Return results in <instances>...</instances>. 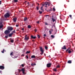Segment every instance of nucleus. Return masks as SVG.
<instances>
[{"instance_id": "e433bc0d", "label": "nucleus", "mask_w": 75, "mask_h": 75, "mask_svg": "<svg viewBox=\"0 0 75 75\" xmlns=\"http://www.w3.org/2000/svg\"><path fill=\"white\" fill-rule=\"evenodd\" d=\"M3 22H1V21H0V24L1 25H2V23Z\"/></svg>"}, {"instance_id": "e2e57ef3", "label": "nucleus", "mask_w": 75, "mask_h": 75, "mask_svg": "<svg viewBox=\"0 0 75 75\" xmlns=\"http://www.w3.org/2000/svg\"><path fill=\"white\" fill-rule=\"evenodd\" d=\"M47 9H45V10H46L47 11V10H47Z\"/></svg>"}, {"instance_id": "6ab92c4d", "label": "nucleus", "mask_w": 75, "mask_h": 75, "mask_svg": "<svg viewBox=\"0 0 75 75\" xmlns=\"http://www.w3.org/2000/svg\"><path fill=\"white\" fill-rule=\"evenodd\" d=\"M53 71L54 72H56L57 70V69H53Z\"/></svg>"}, {"instance_id": "de8ad7c7", "label": "nucleus", "mask_w": 75, "mask_h": 75, "mask_svg": "<svg viewBox=\"0 0 75 75\" xmlns=\"http://www.w3.org/2000/svg\"><path fill=\"white\" fill-rule=\"evenodd\" d=\"M15 30L13 31V33H15Z\"/></svg>"}, {"instance_id": "1a4fd4ad", "label": "nucleus", "mask_w": 75, "mask_h": 75, "mask_svg": "<svg viewBox=\"0 0 75 75\" xmlns=\"http://www.w3.org/2000/svg\"><path fill=\"white\" fill-rule=\"evenodd\" d=\"M0 69H1L2 70H3V69H4V67L3 66H0Z\"/></svg>"}, {"instance_id": "09e8293b", "label": "nucleus", "mask_w": 75, "mask_h": 75, "mask_svg": "<svg viewBox=\"0 0 75 75\" xmlns=\"http://www.w3.org/2000/svg\"><path fill=\"white\" fill-rule=\"evenodd\" d=\"M37 24H39V23H40V22H39V21H37Z\"/></svg>"}, {"instance_id": "ea45409f", "label": "nucleus", "mask_w": 75, "mask_h": 75, "mask_svg": "<svg viewBox=\"0 0 75 75\" xmlns=\"http://www.w3.org/2000/svg\"><path fill=\"white\" fill-rule=\"evenodd\" d=\"M21 66L22 67H24V64H21Z\"/></svg>"}, {"instance_id": "f3484780", "label": "nucleus", "mask_w": 75, "mask_h": 75, "mask_svg": "<svg viewBox=\"0 0 75 75\" xmlns=\"http://www.w3.org/2000/svg\"><path fill=\"white\" fill-rule=\"evenodd\" d=\"M32 58H35V56L34 55H32L31 57Z\"/></svg>"}, {"instance_id": "dca6fc26", "label": "nucleus", "mask_w": 75, "mask_h": 75, "mask_svg": "<svg viewBox=\"0 0 75 75\" xmlns=\"http://www.w3.org/2000/svg\"><path fill=\"white\" fill-rule=\"evenodd\" d=\"M52 10H53L51 8L50 9H49L48 10H47V12H48V11H52Z\"/></svg>"}, {"instance_id": "680f3d73", "label": "nucleus", "mask_w": 75, "mask_h": 75, "mask_svg": "<svg viewBox=\"0 0 75 75\" xmlns=\"http://www.w3.org/2000/svg\"><path fill=\"white\" fill-rule=\"evenodd\" d=\"M22 56H24V54H22Z\"/></svg>"}, {"instance_id": "4be33fe9", "label": "nucleus", "mask_w": 75, "mask_h": 75, "mask_svg": "<svg viewBox=\"0 0 75 75\" xmlns=\"http://www.w3.org/2000/svg\"><path fill=\"white\" fill-rule=\"evenodd\" d=\"M27 18L26 17L24 19V21H27Z\"/></svg>"}, {"instance_id": "c9c22d12", "label": "nucleus", "mask_w": 75, "mask_h": 75, "mask_svg": "<svg viewBox=\"0 0 75 75\" xmlns=\"http://www.w3.org/2000/svg\"><path fill=\"white\" fill-rule=\"evenodd\" d=\"M37 36L38 38H40V36L39 35H38Z\"/></svg>"}, {"instance_id": "412c9836", "label": "nucleus", "mask_w": 75, "mask_h": 75, "mask_svg": "<svg viewBox=\"0 0 75 75\" xmlns=\"http://www.w3.org/2000/svg\"><path fill=\"white\" fill-rule=\"evenodd\" d=\"M28 28H31V26L30 25H28Z\"/></svg>"}, {"instance_id": "473e14b6", "label": "nucleus", "mask_w": 75, "mask_h": 75, "mask_svg": "<svg viewBox=\"0 0 75 75\" xmlns=\"http://www.w3.org/2000/svg\"><path fill=\"white\" fill-rule=\"evenodd\" d=\"M36 8H37V9L38 10L39 9V7L38 6H37L36 7Z\"/></svg>"}, {"instance_id": "37998d69", "label": "nucleus", "mask_w": 75, "mask_h": 75, "mask_svg": "<svg viewBox=\"0 0 75 75\" xmlns=\"http://www.w3.org/2000/svg\"><path fill=\"white\" fill-rule=\"evenodd\" d=\"M34 31L35 32H37V29H35L34 30Z\"/></svg>"}, {"instance_id": "49530a36", "label": "nucleus", "mask_w": 75, "mask_h": 75, "mask_svg": "<svg viewBox=\"0 0 75 75\" xmlns=\"http://www.w3.org/2000/svg\"><path fill=\"white\" fill-rule=\"evenodd\" d=\"M45 25H48V23H47V22H46L45 23Z\"/></svg>"}, {"instance_id": "9d476101", "label": "nucleus", "mask_w": 75, "mask_h": 75, "mask_svg": "<svg viewBox=\"0 0 75 75\" xmlns=\"http://www.w3.org/2000/svg\"><path fill=\"white\" fill-rule=\"evenodd\" d=\"M30 39L33 38V39H35L36 38V36H33V35L31 36Z\"/></svg>"}, {"instance_id": "f704fd0d", "label": "nucleus", "mask_w": 75, "mask_h": 75, "mask_svg": "<svg viewBox=\"0 0 75 75\" xmlns=\"http://www.w3.org/2000/svg\"><path fill=\"white\" fill-rule=\"evenodd\" d=\"M51 37L52 38H54V37H54V35H51Z\"/></svg>"}, {"instance_id": "0eeeda50", "label": "nucleus", "mask_w": 75, "mask_h": 75, "mask_svg": "<svg viewBox=\"0 0 75 75\" xmlns=\"http://www.w3.org/2000/svg\"><path fill=\"white\" fill-rule=\"evenodd\" d=\"M13 28L11 27H9L8 28V30L9 31H11L12 30H13Z\"/></svg>"}, {"instance_id": "603ef678", "label": "nucleus", "mask_w": 75, "mask_h": 75, "mask_svg": "<svg viewBox=\"0 0 75 75\" xmlns=\"http://www.w3.org/2000/svg\"><path fill=\"white\" fill-rule=\"evenodd\" d=\"M32 41H33V42H34V41H35V40H32Z\"/></svg>"}, {"instance_id": "052dcab7", "label": "nucleus", "mask_w": 75, "mask_h": 75, "mask_svg": "<svg viewBox=\"0 0 75 75\" xmlns=\"http://www.w3.org/2000/svg\"><path fill=\"white\" fill-rule=\"evenodd\" d=\"M1 71H0V73H1Z\"/></svg>"}, {"instance_id": "f03ea898", "label": "nucleus", "mask_w": 75, "mask_h": 75, "mask_svg": "<svg viewBox=\"0 0 75 75\" xmlns=\"http://www.w3.org/2000/svg\"><path fill=\"white\" fill-rule=\"evenodd\" d=\"M29 39L30 38L29 37V36H27V35H26L25 36L24 40H25V41H28V40H29Z\"/></svg>"}, {"instance_id": "cd10ccee", "label": "nucleus", "mask_w": 75, "mask_h": 75, "mask_svg": "<svg viewBox=\"0 0 75 75\" xmlns=\"http://www.w3.org/2000/svg\"><path fill=\"white\" fill-rule=\"evenodd\" d=\"M43 8V6H41V7L40 9H41V10H42H42H44L43 9V8Z\"/></svg>"}, {"instance_id": "c03bdc74", "label": "nucleus", "mask_w": 75, "mask_h": 75, "mask_svg": "<svg viewBox=\"0 0 75 75\" xmlns=\"http://www.w3.org/2000/svg\"><path fill=\"white\" fill-rule=\"evenodd\" d=\"M49 32H50V34H51V30H50L49 31Z\"/></svg>"}, {"instance_id": "79ce46f5", "label": "nucleus", "mask_w": 75, "mask_h": 75, "mask_svg": "<svg viewBox=\"0 0 75 75\" xmlns=\"http://www.w3.org/2000/svg\"><path fill=\"white\" fill-rule=\"evenodd\" d=\"M69 16L70 18H71L72 17V15H69Z\"/></svg>"}, {"instance_id": "2f4dec72", "label": "nucleus", "mask_w": 75, "mask_h": 75, "mask_svg": "<svg viewBox=\"0 0 75 75\" xmlns=\"http://www.w3.org/2000/svg\"><path fill=\"white\" fill-rule=\"evenodd\" d=\"M25 57H26L27 59H28V55H26Z\"/></svg>"}, {"instance_id": "3c124183", "label": "nucleus", "mask_w": 75, "mask_h": 75, "mask_svg": "<svg viewBox=\"0 0 75 75\" xmlns=\"http://www.w3.org/2000/svg\"><path fill=\"white\" fill-rule=\"evenodd\" d=\"M18 25H16V27H18Z\"/></svg>"}, {"instance_id": "bb28decb", "label": "nucleus", "mask_w": 75, "mask_h": 75, "mask_svg": "<svg viewBox=\"0 0 75 75\" xmlns=\"http://www.w3.org/2000/svg\"><path fill=\"white\" fill-rule=\"evenodd\" d=\"M60 67V65H58L57 67H56V68H59Z\"/></svg>"}, {"instance_id": "ddd939ff", "label": "nucleus", "mask_w": 75, "mask_h": 75, "mask_svg": "<svg viewBox=\"0 0 75 75\" xmlns=\"http://www.w3.org/2000/svg\"><path fill=\"white\" fill-rule=\"evenodd\" d=\"M13 34V33H10L8 35V36L9 37H11V36H12V35Z\"/></svg>"}, {"instance_id": "39448f33", "label": "nucleus", "mask_w": 75, "mask_h": 75, "mask_svg": "<svg viewBox=\"0 0 75 75\" xmlns=\"http://www.w3.org/2000/svg\"><path fill=\"white\" fill-rule=\"evenodd\" d=\"M10 33V30H6L4 32V33L5 35H7V34H8Z\"/></svg>"}, {"instance_id": "8fccbe9b", "label": "nucleus", "mask_w": 75, "mask_h": 75, "mask_svg": "<svg viewBox=\"0 0 75 75\" xmlns=\"http://www.w3.org/2000/svg\"><path fill=\"white\" fill-rule=\"evenodd\" d=\"M22 30H24V28H22Z\"/></svg>"}, {"instance_id": "4d7b16f0", "label": "nucleus", "mask_w": 75, "mask_h": 75, "mask_svg": "<svg viewBox=\"0 0 75 75\" xmlns=\"http://www.w3.org/2000/svg\"><path fill=\"white\" fill-rule=\"evenodd\" d=\"M53 27H55V26L54 25L52 26V28Z\"/></svg>"}, {"instance_id": "f257e3e1", "label": "nucleus", "mask_w": 75, "mask_h": 75, "mask_svg": "<svg viewBox=\"0 0 75 75\" xmlns=\"http://www.w3.org/2000/svg\"><path fill=\"white\" fill-rule=\"evenodd\" d=\"M51 4V3L50 2H45V3H44L43 4H42V6H45V5H46L45 6V7H47V5H48V6H50V5Z\"/></svg>"}, {"instance_id": "69168bd1", "label": "nucleus", "mask_w": 75, "mask_h": 75, "mask_svg": "<svg viewBox=\"0 0 75 75\" xmlns=\"http://www.w3.org/2000/svg\"><path fill=\"white\" fill-rule=\"evenodd\" d=\"M39 5H40V4H38V5L39 6Z\"/></svg>"}, {"instance_id": "5701e85b", "label": "nucleus", "mask_w": 75, "mask_h": 75, "mask_svg": "<svg viewBox=\"0 0 75 75\" xmlns=\"http://www.w3.org/2000/svg\"><path fill=\"white\" fill-rule=\"evenodd\" d=\"M4 26L3 25H0V28H2Z\"/></svg>"}, {"instance_id": "7c9ffc66", "label": "nucleus", "mask_w": 75, "mask_h": 75, "mask_svg": "<svg viewBox=\"0 0 75 75\" xmlns=\"http://www.w3.org/2000/svg\"><path fill=\"white\" fill-rule=\"evenodd\" d=\"M14 1L15 2V3H16L17 2H18V0H14Z\"/></svg>"}, {"instance_id": "a211bd4d", "label": "nucleus", "mask_w": 75, "mask_h": 75, "mask_svg": "<svg viewBox=\"0 0 75 75\" xmlns=\"http://www.w3.org/2000/svg\"><path fill=\"white\" fill-rule=\"evenodd\" d=\"M32 66H34V65H36V64L35 63H32L31 64Z\"/></svg>"}, {"instance_id": "a19ab883", "label": "nucleus", "mask_w": 75, "mask_h": 75, "mask_svg": "<svg viewBox=\"0 0 75 75\" xmlns=\"http://www.w3.org/2000/svg\"><path fill=\"white\" fill-rule=\"evenodd\" d=\"M43 36L44 37H47V35H46V34H45L43 35Z\"/></svg>"}, {"instance_id": "c756f323", "label": "nucleus", "mask_w": 75, "mask_h": 75, "mask_svg": "<svg viewBox=\"0 0 75 75\" xmlns=\"http://www.w3.org/2000/svg\"><path fill=\"white\" fill-rule=\"evenodd\" d=\"M39 12L40 14H42V12L40 11H39Z\"/></svg>"}, {"instance_id": "0e129e2a", "label": "nucleus", "mask_w": 75, "mask_h": 75, "mask_svg": "<svg viewBox=\"0 0 75 75\" xmlns=\"http://www.w3.org/2000/svg\"><path fill=\"white\" fill-rule=\"evenodd\" d=\"M43 38H45V37H44Z\"/></svg>"}, {"instance_id": "864d4df0", "label": "nucleus", "mask_w": 75, "mask_h": 75, "mask_svg": "<svg viewBox=\"0 0 75 75\" xmlns=\"http://www.w3.org/2000/svg\"><path fill=\"white\" fill-rule=\"evenodd\" d=\"M51 31H53V29H51Z\"/></svg>"}, {"instance_id": "bf43d9fd", "label": "nucleus", "mask_w": 75, "mask_h": 75, "mask_svg": "<svg viewBox=\"0 0 75 75\" xmlns=\"http://www.w3.org/2000/svg\"><path fill=\"white\" fill-rule=\"evenodd\" d=\"M47 16H48V15H47L46 16V17H47Z\"/></svg>"}, {"instance_id": "423d86ee", "label": "nucleus", "mask_w": 75, "mask_h": 75, "mask_svg": "<svg viewBox=\"0 0 75 75\" xmlns=\"http://www.w3.org/2000/svg\"><path fill=\"white\" fill-rule=\"evenodd\" d=\"M40 50L41 51V53H40V54L42 55L44 54V50L42 48V47H40Z\"/></svg>"}, {"instance_id": "13d9d810", "label": "nucleus", "mask_w": 75, "mask_h": 75, "mask_svg": "<svg viewBox=\"0 0 75 75\" xmlns=\"http://www.w3.org/2000/svg\"><path fill=\"white\" fill-rule=\"evenodd\" d=\"M53 44H54V45H55V43H53Z\"/></svg>"}, {"instance_id": "c85d7f7f", "label": "nucleus", "mask_w": 75, "mask_h": 75, "mask_svg": "<svg viewBox=\"0 0 75 75\" xmlns=\"http://www.w3.org/2000/svg\"><path fill=\"white\" fill-rule=\"evenodd\" d=\"M45 50H47V49H48V47H47V46H45Z\"/></svg>"}, {"instance_id": "72a5a7b5", "label": "nucleus", "mask_w": 75, "mask_h": 75, "mask_svg": "<svg viewBox=\"0 0 75 75\" xmlns=\"http://www.w3.org/2000/svg\"><path fill=\"white\" fill-rule=\"evenodd\" d=\"M13 52H11V53L10 54V55H13Z\"/></svg>"}, {"instance_id": "a18cd8bd", "label": "nucleus", "mask_w": 75, "mask_h": 75, "mask_svg": "<svg viewBox=\"0 0 75 75\" xmlns=\"http://www.w3.org/2000/svg\"><path fill=\"white\" fill-rule=\"evenodd\" d=\"M53 11H55V9L54 8H53Z\"/></svg>"}, {"instance_id": "4468645a", "label": "nucleus", "mask_w": 75, "mask_h": 75, "mask_svg": "<svg viewBox=\"0 0 75 75\" xmlns=\"http://www.w3.org/2000/svg\"><path fill=\"white\" fill-rule=\"evenodd\" d=\"M52 21L54 23V21H56V19H54V18H52Z\"/></svg>"}, {"instance_id": "58836bf2", "label": "nucleus", "mask_w": 75, "mask_h": 75, "mask_svg": "<svg viewBox=\"0 0 75 75\" xmlns=\"http://www.w3.org/2000/svg\"><path fill=\"white\" fill-rule=\"evenodd\" d=\"M5 38H8V36L7 35L5 36Z\"/></svg>"}, {"instance_id": "9b49d317", "label": "nucleus", "mask_w": 75, "mask_h": 75, "mask_svg": "<svg viewBox=\"0 0 75 75\" xmlns=\"http://www.w3.org/2000/svg\"><path fill=\"white\" fill-rule=\"evenodd\" d=\"M13 22L14 23H16V21H17V18H13Z\"/></svg>"}, {"instance_id": "b1692460", "label": "nucleus", "mask_w": 75, "mask_h": 75, "mask_svg": "<svg viewBox=\"0 0 75 75\" xmlns=\"http://www.w3.org/2000/svg\"><path fill=\"white\" fill-rule=\"evenodd\" d=\"M11 42H12V43H13L14 42V40H10Z\"/></svg>"}, {"instance_id": "f8f14e48", "label": "nucleus", "mask_w": 75, "mask_h": 75, "mask_svg": "<svg viewBox=\"0 0 75 75\" xmlns=\"http://www.w3.org/2000/svg\"><path fill=\"white\" fill-rule=\"evenodd\" d=\"M62 50H66L67 49V47H66V46L65 45H64L63 47L62 48Z\"/></svg>"}, {"instance_id": "6e6d98bb", "label": "nucleus", "mask_w": 75, "mask_h": 75, "mask_svg": "<svg viewBox=\"0 0 75 75\" xmlns=\"http://www.w3.org/2000/svg\"><path fill=\"white\" fill-rule=\"evenodd\" d=\"M27 4H28V5H29V2H28Z\"/></svg>"}, {"instance_id": "a878e982", "label": "nucleus", "mask_w": 75, "mask_h": 75, "mask_svg": "<svg viewBox=\"0 0 75 75\" xmlns=\"http://www.w3.org/2000/svg\"><path fill=\"white\" fill-rule=\"evenodd\" d=\"M29 53H30V51H27L26 52V54H29Z\"/></svg>"}, {"instance_id": "5fc2aeb1", "label": "nucleus", "mask_w": 75, "mask_h": 75, "mask_svg": "<svg viewBox=\"0 0 75 75\" xmlns=\"http://www.w3.org/2000/svg\"><path fill=\"white\" fill-rule=\"evenodd\" d=\"M1 1H0V4H1Z\"/></svg>"}, {"instance_id": "393cba45", "label": "nucleus", "mask_w": 75, "mask_h": 75, "mask_svg": "<svg viewBox=\"0 0 75 75\" xmlns=\"http://www.w3.org/2000/svg\"><path fill=\"white\" fill-rule=\"evenodd\" d=\"M71 50H69V51H68V53L69 54H71Z\"/></svg>"}, {"instance_id": "6e6552de", "label": "nucleus", "mask_w": 75, "mask_h": 75, "mask_svg": "<svg viewBox=\"0 0 75 75\" xmlns=\"http://www.w3.org/2000/svg\"><path fill=\"white\" fill-rule=\"evenodd\" d=\"M51 63L47 64V68H50V67H51Z\"/></svg>"}, {"instance_id": "338daca9", "label": "nucleus", "mask_w": 75, "mask_h": 75, "mask_svg": "<svg viewBox=\"0 0 75 75\" xmlns=\"http://www.w3.org/2000/svg\"><path fill=\"white\" fill-rule=\"evenodd\" d=\"M0 20H2V19H0Z\"/></svg>"}, {"instance_id": "7ed1b4c3", "label": "nucleus", "mask_w": 75, "mask_h": 75, "mask_svg": "<svg viewBox=\"0 0 75 75\" xmlns=\"http://www.w3.org/2000/svg\"><path fill=\"white\" fill-rule=\"evenodd\" d=\"M18 71H19V72H21V71H22V73L23 74H25V73L24 72H25V70H24V68H23L21 69H18Z\"/></svg>"}, {"instance_id": "774afa93", "label": "nucleus", "mask_w": 75, "mask_h": 75, "mask_svg": "<svg viewBox=\"0 0 75 75\" xmlns=\"http://www.w3.org/2000/svg\"><path fill=\"white\" fill-rule=\"evenodd\" d=\"M42 11L44 12V11Z\"/></svg>"}, {"instance_id": "20e7f679", "label": "nucleus", "mask_w": 75, "mask_h": 75, "mask_svg": "<svg viewBox=\"0 0 75 75\" xmlns=\"http://www.w3.org/2000/svg\"><path fill=\"white\" fill-rule=\"evenodd\" d=\"M10 16V14L8 13H7L4 15L5 18H7L8 17H9Z\"/></svg>"}, {"instance_id": "aec40b11", "label": "nucleus", "mask_w": 75, "mask_h": 75, "mask_svg": "<svg viewBox=\"0 0 75 75\" xmlns=\"http://www.w3.org/2000/svg\"><path fill=\"white\" fill-rule=\"evenodd\" d=\"M6 52V51L5 50H4V49H3V51H1V52L2 53H4V52Z\"/></svg>"}, {"instance_id": "4c0bfd02", "label": "nucleus", "mask_w": 75, "mask_h": 75, "mask_svg": "<svg viewBox=\"0 0 75 75\" xmlns=\"http://www.w3.org/2000/svg\"><path fill=\"white\" fill-rule=\"evenodd\" d=\"M69 50V49H67L66 50V52H68V50Z\"/></svg>"}, {"instance_id": "2eb2a0df", "label": "nucleus", "mask_w": 75, "mask_h": 75, "mask_svg": "<svg viewBox=\"0 0 75 75\" xmlns=\"http://www.w3.org/2000/svg\"><path fill=\"white\" fill-rule=\"evenodd\" d=\"M67 63H68V64H71L72 63V61L71 60H69Z\"/></svg>"}]
</instances>
